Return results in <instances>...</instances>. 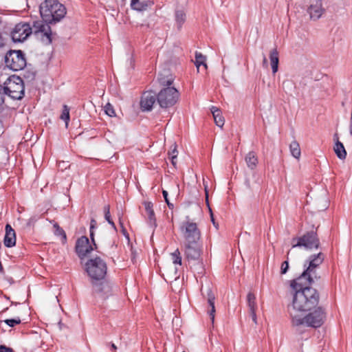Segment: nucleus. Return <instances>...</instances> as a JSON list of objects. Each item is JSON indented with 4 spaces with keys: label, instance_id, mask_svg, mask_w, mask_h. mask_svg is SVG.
Segmentation results:
<instances>
[{
    "label": "nucleus",
    "instance_id": "obj_13",
    "mask_svg": "<svg viewBox=\"0 0 352 352\" xmlns=\"http://www.w3.org/2000/svg\"><path fill=\"white\" fill-rule=\"evenodd\" d=\"M307 11L311 20L319 19L324 12L322 0H310Z\"/></svg>",
    "mask_w": 352,
    "mask_h": 352
},
{
    "label": "nucleus",
    "instance_id": "obj_23",
    "mask_svg": "<svg viewBox=\"0 0 352 352\" xmlns=\"http://www.w3.org/2000/svg\"><path fill=\"white\" fill-rule=\"evenodd\" d=\"M207 296H208V302L210 306V308H209L208 312L209 316H210V320H211L212 322H214V314H215V307H214L215 297L210 289L208 290Z\"/></svg>",
    "mask_w": 352,
    "mask_h": 352
},
{
    "label": "nucleus",
    "instance_id": "obj_33",
    "mask_svg": "<svg viewBox=\"0 0 352 352\" xmlns=\"http://www.w3.org/2000/svg\"><path fill=\"white\" fill-rule=\"evenodd\" d=\"M96 226V221L95 219H91V223H90V238H91V241L94 245V248L96 249L97 246H96V244L95 243V239H94V229H95Z\"/></svg>",
    "mask_w": 352,
    "mask_h": 352
},
{
    "label": "nucleus",
    "instance_id": "obj_40",
    "mask_svg": "<svg viewBox=\"0 0 352 352\" xmlns=\"http://www.w3.org/2000/svg\"><path fill=\"white\" fill-rule=\"evenodd\" d=\"M0 352H12V350L10 348H8L5 346H0Z\"/></svg>",
    "mask_w": 352,
    "mask_h": 352
},
{
    "label": "nucleus",
    "instance_id": "obj_19",
    "mask_svg": "<svg viewBox=\"0 0 352 352\" xmlns=\"http://www.w3.org/2000/svg\"><path fill=\"white\" fill-rule=\"evenodd\" d=\"M16 244V234L15 231L10 225L6 226V234L4 237V245L6 247L11 248Z\"/></svg>",
    "mask_w": 352,
    "mask_h": 352
},
{
    "label": "nucleus",
    "instance_id": "obj_47",
    "mask_svg": "<svg viewBox=\"0 0 352 352\" xmlns=\"http://www.w3.org/2000/svg\"><path fill=\"white\" fill-rule=\"evenodd\" d=\"M210 217H211V221H212L213 224L215 226V222H214V217H213V214L211 212V210L210 209Z\"/></svg>",
    "mask_w": 352,
    "mask_h": 352
},
{
    "label": "nucleus",
    "instance_id": "obj_35",
    "mask_svg": "<svg viewBox=\"0 0 352 352\" xmlns=\"http://www.w3.org/2000/svg\"><path fill=\"white\" fill-rule=\"evenodd\" d=\"M104 112L107 115H108L110 117L116 116V113H115L114 109H113V106L109 103H107L104 106Z\"/></svg>",
    "mask_w": 352,
    "mask_h": 352
},
{
    "label": "nucleus",
    "instance_id": "obj_14",
    "mask_svg": "<svg viewBox=\"0 0 352 352\" xmlns=\"http://www.w3.org/2000/svg\"><path fill=\"white\" fill-rule=\"evenodd\" d=\"M156 100L157 101V96L154 91H146L144 92L140 102L141 109L142 111H151Z\"/></svg>",
    "mask_w": 352,
    "mask_h": 352
},
{
    "label": "nucleus",
    "instance_id": "obj_3",
    "mask_svg": "<svg viewBox=\"0 0 352 352\" xmlns=\"http://www.w3.org/2000/svg\"><path fill=\"white\" fill-rule=\"evenodd\" d=\"M40 14L45 24L56 23L66 14V8L57 0H45L40 5Z\"/></svg>",
    "mask_w": 352,
    "mask_h": 352
},
{
    "label": "nucleus",
    "instance_id": "obj_18",
    "mask_svg": "<svg viewBox=\"0 0 352 352\" xmlns=\"http://www.w3.org/2000/svg\"><path fill=\"white\" fill-rule=\"evenodd\" d=\"M247 301L248 306L250 310V316L255 324H257V318H256V309H257V304L256 302V296L254 294L250 292L247 296Z\"/></svg>",
    "mask_w": 352,
    "mask_h": 352
},
{
    "label": "nucleus",
    "instance_id": "obj_34",
    "mask_svg": "<svg viewBox=\"0 0 352 352\" xmlns=\"http://www.w3.org/2000/svg\"><path fill=\"white\" fill-rule=\"evenodd\" d=\"M54 234L57 236H60L65 241L66 240V234L64 232V230L59 227V226L55 223L54 224Z\"/></svg>",
    "mask_w": 352,
    "mask_h": 352
},
{
    "label": "nucleus",
    "instance_id": "obj_21",
    "mask_svg": "<svg viewBox=\"0 0 352 352\" xmlns=\"http://www.w3.org/2000/svg\"><path fill=\"white\" fill-rule=\"evenodd\" d=\"M245 162L250 170H254L258 164V159L256 153L254 151L248 152L245 156Z\"/></svg>",
    "mask_w": 352,
    "mask_h": 352
},
{
    "label": "nucleus",
    "instance_id": "obj_30",
    "mask_svg": "<svg viewBox=\"0 0 352 352\" xmlns=\"http://www.w3.org/2000/svg\"><path fill=\"white\" fill-rule=\"evenodd\" d=\"M60 119L65 122V126L67 127L69 121V109L67 105L63 106V111L60 115Z\"/></svg>",
    "mask_w": 352,
    "mask_h": 352
},
{
    "label": "nucleus",
    "instance_id": "obj_22",
    "mask_svg": "<svg viewBox=\"0 0 352 352\" xmlns=\"http://www.w3.org/2000/svg\"><path fill=\"white\" fill-rule=\"evenodd\" d=\"M152 4L151 0H131V6L133 10L142 11Z\"/></svg>",
    "mask_w": 352,
    "mask_h": 352
},
{
    "label": "nucleus",
    "instance_id": "obj_28",
    "mask_svg": "<svg viewBox=\"0 0 352 352\" xmlns=\"http://www.w3.org/2000/svg\"><path fill=\"white\" fill-rule=\"evenodd\" d=\"M289 149L292 156L296 159H299L301 155L300 145L297 141L294 140L289 144Z\"/></svg>",
    "mask_w": 352,
    "mask_h": 352
},
{
    "label": "nucleus",
    "instance_id": "obj_37",
    "mask_svg": "<svg viewBox=\"0 0 352 352\" xmlns=\"http://www.w3.org/2000/svg\"><path fill=\"white\" fill-rule=\"evenodd\" d=\"M289 269V263L287 261H284L280 267V273L281 274H285L287 272Z\"/></svg>",
    "mask_w": 352,
    "mask_h": 352
},
{
    "label": "nucleus",
    "instance_id": "obj_5",
    "mask_svg": "<svg viewBox=\"0 0 352 352\" xmlns=\"http://www.w3.org/2000/svg\"><path fill=\"white\" fill-rule=\"evenodd\" d=\"M4 93L13 100H21L25 93L24 83L21 78L17 76H11L4 82L3 87Z\"/></svg>",
    "mask_w": 352,
    "mask_h": 352
},
{
    "label": "nucleus",
    "instance_id": "obj_11",
    "mask_svg": "<svg viewBox=\"0 0 352 352\" xmlns=\"http://www.w3.org/2000/svg\"><path fill=\"white\" fill-rule=\"evenodd\" d=\"M314 279H316L314 275L305 270L299 277L291 282L290 286L295 292L305 289H312L309 285L314 283Z\"/></svg>",
    "mask_w": 352,
    "mask_h": 352
},
{
    "label": "nucleus",
    "instance_id": "obj_43",
    "mask_svg": "<svg viewBox=\"0 0 352 352\" xmlns=\"http://www.w3.org/2000/svg\"><path fill=\"white\" fill-rule=\"evenodd\" d=\"M177 151L176 150V146L175 145L174 148L173 149V151L171 152H170L169 155H170V157H171V156L173 155H177Z\"/></svg>",
    "mask_w": 352,
    "mask_h": 352
},
{
    "label": "nucleus",
    "instance_id": "obj_25",
    "mask_svg": "<svg viewBox=\"0 0 352 352\" xmlns=\"http://www.w3.org/2000/svg\"><path fill=\"white\" fill-rule=\"evenodd\" d=\"M211 113H212L214 120L217 126L219 127H223L224 125V118L223 117L221 112L219 109H218L216 107H212L211 109Z\"/></svg>",
    "mask_w": 352,
    "mask_h": 352
},
{
    "label": "nucleus",
    "instance_id": "obj_2",
    "mask_svg": "<svg viewBox=\"0 0 352 352\" xmlns=\"http://www.w3.org/2000/svg\"><path fill=\"white\" fill-rule=\"evenodd\" d=\"M32 33L37 35L45 45L52 43L51 28L42 21H34L32 27L28 23L16 24L11 32V36L14 42L20 43L26 40Z\"/></svg>",
    "mask_w": 352,
    "mask_h": 352
},
{
    "label": "nucleus",
    "instance_id": "obj_54",
    "mask_svg": "<svg viewBox=\"0 0 352 352\" xmlns=\"http://www.w3.org/2000/svg\"><path fill=\"white\" fill-rule=\"evenodd\" d=\"M183 352H186V351H184Z\"/></svg>",
    "mask_w": 352,
    "mask_h": 352
},
{
    "label": "nucleus",
    "instance_id": "obj_9",
    "mask_svg": "<svg viewBox=\"0 0 352 352\" xmlns=\"http://www.w3.org/2000/svg\"><path fill=\"white\" fill-rule=\"evenodd\" d=\"M180 232L184 239V243H193V242L199 241L200 239L201 232L197 223L189 220L182 223L180 226Z\"/></svg>",
    "mask_w": 352,
    "mask_h": 352
},
{
    "label": "nucleus",
    "instance_id": "obj_26",
    "mask_svg": "<svg viewBox=\"0 0 352 352\" xmlns=\"http://www.w3.org/2000/svg\"><path fill=\"white\" fill-rule=\"evenodd\" d=\"M333 150L338 157L340 160H344L346 157V151L343 144L338 139L333 146Z\"/></svg>",
    "mask_w": 352,
    "mask_h": 352
},
{
    "label": "nucleus",
    "instance_id": "obj_7",
    "mask_svg": "<svg viewBox=\"0 0 352 352\" xmlns=\"http://www.w3.org/2000/svg\"><path fill=\"white\" fill-rule=\"evenodd\" d=\"M320 245L317 234L309 232L300 237L293 238L292 240V250L296 248H304L305 250L318 248Z\"/></svg>",
    "mask_w": 352,
    "mask_h": 352
},
{
    "label": "nucleus",
    "instance_id": "obj_24",
    "mask_svg": "<svg viewBox=\"0 0 352 352\" xmlns=\"http://www.w3.org/2000/svg\"><path fill=\"white\" fill-rule=\"evenodd\" d=\"M270 59L273 74H276L278 69V52L277 50L273 49L270 52Z\"/></svg>",
    "mask_w": 352,
    "mask_h": 352
},
{
    "label": "nucleus",
    "instance_id": "obj_46",
    "mask_svg": "<svg viewBox=\"0 0 352 352\" xmlns=\"http://www.w3.org/2000/svg\"><path fill=\"white\" fill-rule=\"evenodd\" d=\"M245 185L248 188H251V185H250V181L249 180H246L245 181Z\"/></svg>",
    "mask_w": 352,
    "mask_h": 352
},
{
    "label": "nucleus",
    "instance_id": "obj_32",
    "mask_svg": "<svg viewBox=\"0 0 352 352\" xmlns=\"http://www.w3.org/2000/svg\"><path fill=\"white\" fill-rule=\"evenodd\" d=\"M104 218L108 221L109 224H111L113 227V228L116 230V228L113 223V221L111 219V214H110V208L109 206H106L104 208Z\"/></svg>",
    "mask_w": 352,
    "mask_h": 352
},
{
    "label": "nucleus",
    "instance_id": "obj_4",
    "mask_svg": "<svg viewBox=\"0 0 352 352\" xmlns=\"http://www.w3.org/2000/svg\"><path fill=\"white\" fill-rule=\"evenodd\" d=\"M308 311V314H306L305 313L302 316L298 318V322L293 321L292 322V327L296 331H300L302 328L305 327L318 328L323 324L325 313L322 307L316 306Z\"/></svg>",
    "mask_w": 352,
    "mask_h": 352
},
{
    "label": "nucleus",
    "instance_id": "obj_48",
    "mask_svg": "<svg viewBox=\"0 0 352 352\" xmlns=\"http://www.w3.org/2000/svg\"><path fill=\"white\" fill-rule=\"evenodd\" d=\"M337 139H338V140H339L338 136V134H337V133H336V134H334V135H333V140H334V141H335V143L336 142V140H337Z\"/></svg>",
    "mask_w": 352,
    "mask_h": 352
},
{
    "label": "nucleus",
    "instance_id": "obj_27",
    "mask_svg": "<svg viewBox=\"0 0 352 352\" xmlns=\"http://www.w3.org/2000/svg\"><path fill=\"white\" fill-rule=\"evenodd\" d=\"M206 57L203 55L200 52H196L195 53V65L197 67V72H199V68L201 65H203L204 67V69L206 70L208 67L206 63Z\"/></svg>",
    "mask_w": 352,
    "mask_h": 352
},
{
    "label": "nucleus",
    "instance_id": "obj_51",
    "mask_svg": "<svg viewBox=\"0 0 352 352\" xmlns=\"http://www.w3.org/2000/svg\"><path fill=\"white\" fill-rule=\"evenodd\" d=\"M115 246V242H113L112 245H111V248L113 249Z\"/></svg>",
    "mask_w": 352,
    "mask_h": 352
},
{
    "label": "nucleus",
    "instance_id": "obj_45",
    "mask_svg": "<svg viewBox=\"0 0 352 352\" xmlns=\"http://www.w3.org/2000/svg\"><path fill=\"white\" fill-rule=\"evenodd\" d=\"M5 45L4 39L3 38L1 34H0V47H3Z\"/></svg>",
    "mask_w": 352,
    "mask_h": 352
},
{
    "label": "nucleus",
    "instance_id": "obj_16",
    "mask_svg": "<svg viewBox=\"0 0 352 352\" xmlns=\"http://www.w3.org/2000/svg\"><path fill=\"white\" fill-rule=\"evenodd\" d=\"M184 254L188 260H197L200 256L198 241L184 243Z\"/></svg>",
    "mask_w": 352,
    "mask_h": 352
},
{
    "label": "nucleus",
    "instance_id": "obj_15",
    "mask_svg": "<svg viewBox=\"0 0 352 352\" xmlns=\"http://www.w3.org/2000/svg\"><path fill=\"white\" fill-rule=\"evenodd\" d=\"M93 250L94 248L89 244V241L87 237L81 236L77 240L76 244V251L80 258L86 256Z\"/></svg>",
    "mask_w": 352,
    "mask_h": 352
},
{
    "label": "nucleus",
    "instance_id": "obj_20",
    "mask_svg": "<svg viewBox=\"0 0 352 352\" xmlns=\"http://www.w3.org/2000/svg\"><path fill=\"white\" fill-rule=\"evenodd\" d=\"M146 215L148 217L147 222L148 225L154 229L157 226L156 219L155 217V213L153 209V204L149 201H145L144 203Z\"/></svg>",
    "mask_w": 352,
    "mask_h": 352
},
{
    "label": "nucleus",
    "instance_id": "obj_17",
    "mask_svg": "<svg viewBox=\"0 0 352 352\" xmlns=\"http://www.w3.org/2000/svg\"><path fill=\"white\" fill-rule=\"evenodd\" d=\"M94 291L102 300H105L112 292L111 285L107 282H102L100 285H94Z\"/></svg>",
    "mask_w": 352,
    "mask_h": 352
},
{
    "label": "nucleus",
    "instance_id": "obj_39",
    "mask_svg": "<svg viewBox=\"0 0 352 352\" xmlns=\"http://www.w3.org/2000/svg\"><path fill=\"white\" fill-rule=\"evenodd\" d=\"M4 95L5 93L3 87L0 85V106H1L4 102Z\"/></svg>",
    "mask_w": 352,
    "mask_h": 352
},
{
    "label": "nucleus",
    "instance_id": "obj_6",
    "mask_svg": "<svg viewBox=\"0 0 352 352\" xmlns=\"http://www.w3.org/2000/svg\"><path fill=\"white\" fill-rule=\"evenodd\" d=\"M85 270L92 281L100 280L103 279L107 274V263L100 257L96 256L87 261Z\"/></svg>",
    "mask_w": 352,
    "mask_h": 352
},
{
    "label": "nucleus",
    "instance_id": "obj_31",
    "mask_svg": "<svg viewBox=\"0 0 352 352\" xmlns=\"http://www.w3.org/2000/svg\"><path fill=\"white\" fill-rule=\"evenodd\" d=\"M171 258L174 264H182V257L178 249L175 250V252L171 254Z\"/></svg>",
    "mask_w": 352,
    "mask_h": 352
},
{
    "label": "nucleus",
    "instance_id": "obj_12",
    "mask_svg": "<svg viewBox=\"0 0 352 352\" xmlns=\"http://www.w3.org/2000/svg\"><path fill=\"white\" fill-rule=\"evenodd\" d=\"M324 259V254L319 252L317 254L311 255L304 263L305 270L314 275L316 279L320 278V276L316 274V270L322 263Z\"/></svg>",
    "mask_w": 352,
    "mask_h": 352
},
{
    "label": "nucleus",
    "instance_id": "obj_10",
    "mask_svg": "<svg viewBox=\"0 0 352 352\" xmlns=\"http://www.w3.org/2000/svg\"><path fill=\"white\" fill-rule=\"evenodd\" d=\"M157 96V102L162 108H168L174 105L179 97L177 90L173 87L162 89Z\"/></svg>",
    "mask_w": 352,
    "mask_h": 352
},
{
    "label": "nucleus",
    "instance_id": "obj_44",
    "mask_svg": "<svg viewBox=\"0 0 352 352\" xmlns=\"http://www.w3.org/2000/svg\"><path fill=\"white\" fill-rule=\"evenodd\" d=\"M349 129H350V134H351V135H352V111L351 112Z\"/></svg>",
    "mask_w": 352,
    "mask_h": 352
},
{
    "label": "nucleus",
    "instance_id": "obj_36",
    "mask_svg": "<svg viewBox=\"0 0 352 352\" xmlns=\"http://www.w3.org/2000/svg\"><path fill=\"white\" fill-rule=\"evenodd\" d=\"M4 322L6 323L10 327H14L16 324L21 323V319L19 318H15L13 319H7L4 320Z\"/></svg>",
    "mask_w": 352,
    "mask_h": 352
},
{
    "label": "nucleus",
    "instance_id": "obj_50",
    "mask_svg": "<svg viewBox=\"0 0 352 352\" xmlns=\"http://www.w3.org/2000/svg\"><path fill=\"white\" fill-rule=\"evenodd\" d=\"M171 83H172V80H168L167 81V84H168V85H171Z\"/></svg>",
    "mask_w": 352,
    "mask_h": 352
},
{
    "label": "nucleus",
    "instance_id": "obj_42",
    "mask_svg": "<svg viewBox=\"0 0 352 352\" xmlns=\"http://www.w3.org/2000/svg\"><path fill=\"white\" fill-rule=\"evenodd\" d=\"M176 158H177V155H173L170 157L171 162L173 166H175L176 164V161H175Z\"/></svg>",
    "mask_w": 352,
    "mask_h": 352
},
{
    "label": "nucleus",
    "instance_id": "obj_1",
    "mask_svg": "<svg viewBox=\"0 0 352 352\" xmlns=\"http://www.w3.org/2000/svg\"><path fill=\"white\" fill-rule=\"evenodd\" d=\"M319 296L315 289H305L294 292L292 302L287 306L291 322H298V318L318 305Z\"/></svg>",
    "mask_w": 352,
    "mask_h": 352
},
{
    "label": "nucleus",
    "instance_id": "obj_53",
    "mask_svg": "<svg viewBox=\"0 0 352 352\" xmlns=\"http://www.w3.org/2000/svg\"><path fill=\"white\" fill-rule=\"evenodd\" d=\"M287 82H289V81H284V82H283V85H284V84H285V83H287Z\"/></svg>",
    "mask_w": 352,
    "mask_h": 352
},
{
    "label": "nucleus",
    "instance_id": "obj_38",
    "mask_svg": "<svg viewBox=\"0 0 352 352\" xmlns=\"http://www.w3.org/2000/svg\"><path fill=\"white\" fill-rule=\"evenodd\" d=\"M162 194H163V197H164V199H165V201H166V204H167V205H168V208H169L170 209H173V204H171V203L169 201V199H168V192H167V191L164 190L162 191Z\"/></svg>",
    "mask_w": 352,
    "mask_h": 352
},
{
    "label": "nucleus",
    "instance_id": "obj_29",
    "mask_svg": "<svg viewBox=\"0 0 352 352\" xmlns=\"http://www.w3.org/2000/svg\"><path fill=\"white\" fill-rule=\"evenodd\" d=\"M186 20V12L183 9L177 10L175 12V21L178 28H181L182 25Z\"/></svg>",
    "mask_w": 352,
    "mask_h": 352
},
{
    "label": "nucleus",
    "instance_id": "obj_8",
    "mask_svg": "<svg viewBox=\"0 0 352 352\" xmlns=\"http://www.w3.org/2000/svg\"><path fill=\"white\" fill-rule=\"evenodd\" d=\"M5 63L12 70L20 71L26 66V58L21 50H10L6 55Z\"/></svg>",
    "mask_w": 352,
    "mask_h": 352
},
{
    "label": "nucleus",
    "instance_id": "obj_52",
    "mask_svg": "<svg viewBox=\"0 0 352 352\" xmlns=\"http://www.w3.org/2000/svg\"><path fill=\"white\" fill-rule=\"evenodd\" d=\"M291 253H292V250H289V251L287 252V256H289Z\"/></svg>",
    "mask_w": 352,
    "mask_h": 352
},
{
    "label": "nucleus",
    "instance_id": "obj_41",
    "mask_svg": "<svg viewBox=\"0 0 352 352\" xmlns=\"http://www.w3.org/2000/svg\"><path fill=\"white\" fill-rule=\"evenodd\" d=\"M263 66L265 68H267L268 66L267 60L266 56L265 55H263Z\"/></svg>",
    "mask_w": 352,
    "mask_h": 352
},
{
    "label": "nucleus",
    "instance_id": "obj_49",
    "mask_svg": "<svg viewBox=\"0 0 352 352\" xmlns=\"http://www.w3.org/2000/svg\"><path fill=\"white\" fill-rule=\"evenodd\" d=\"M111 348L114 350H116L117 349V346L115 345V344H111Z\"/></svg>",
    "mask_w": 352,
    "mask_h": 352
}]
</instances>
